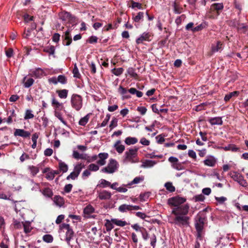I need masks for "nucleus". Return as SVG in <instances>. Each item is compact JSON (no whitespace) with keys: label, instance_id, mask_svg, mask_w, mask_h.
<instances>
[{"label":"nucleus","instance_id":"nucleus-61","mask_svg":"<svg viewBox=\"0 0 248 248\" xmlns=\"http://www.w3.org/2000/svg\"><path fill=\"white\" fill-rule=\"evenodd\" d=\"M137 110L142 115H144L146 111L147 108L144 107H139L137 108Z\"/></svg>","mask_w":248,"mask_h":248},{"label":"nucleus","instance_id":"nucleus-21","mask_svg":"<svg viewBox=\"0 0 248 248\" xmlns=\"http://www.w3.org/2000/svg\"><path fill=\"white\" fill-rule=\"evenodd\" d=\"M143 180V178L141 177H135L133 181L129 182L126 185H124V186H128V187H130L133 185L138 184L140 183L141 181Z\"/></svg>","mask_w":248,"mask_h":248},{"label":"nucleus","instance_id":"nucleus-16","mask_svg":"<svg viewBox=\"0 0 248 248\" xmlns=\"http://www.w3.org/2000/svg\"><path fill=\"white\" fill-rule=\"evenodd\" d=\"M209 122L211 125H222L223 122L221 117H216L211 118L209 120Z\"/></svg>","mask_w":248,"mask_h":248},{"label":"nucleus","instance_id":"nucleus-55","mask_svg":"<svg viewBox=\"0 0 248 248\" xmlns=\"http://www.w3.org/2000/svg\"><path fill=\"white\" fill-rule=\"evenodd\" d=\"M118 120L116 118H114L111 121V123L109 124V127L110 129H113L114 127H116L117 125Z\"/></svg>","mask_w":248,"mask_h":248},{"label":"nucleus","instance_id":"nucleus-22","mask_svg":"<svg viewBox=\"0 0 248 248\" xmlns=\"http://www.w3.org/2000/svg\"><path fill=\"white\" fill-rule=\"evenodd\" d=\"M128 91L126 88H124L122 86H120L118 88V92L123 95V98L125 99H128L130 98V96L127 94Z\"/></svg>","mask_w":248,"mask_h":248},{"label":"nucleus","instance_id":"nucleus-43","mask_svg":"<svg viewBox=\"0 0 248 248\" xmlns=\"http://www.w3.org/2000/svg\"><path fill=\"white\" fill-rule=\"evenodd\" d=\"M94 209L91 205L87 206L84 209V213L90 215L94 212Z\"/></svg>","mask_w":248,"mask_h":248},{"label":"nucleus","instance_id":"nucleus-54","mask_svg":"<svg viewBox=\"0 0 248 248\" xmlns=\"http://www.w3.org/2000/svg\"><path fill=\"white\" fill-rule=\"evenodd\" d=\"M131 227L137 232H142L144 228L141 227L138 224H134L131 225Z\"/></svg>","mask_w":248,"mask_h":248},{"label":"nucleus","instance_id":"nucleus-59","mask_svg":"<svg viewBox=\"0 0 248 248\" xmlns=\"http://www.w3.org/2000/svg\"><path fill=\"white\" fill-rule=\"evenodd\" d=\"M111 223L112 222L111 221L107 220V222L106 224V229L107 231H110L114 228V226Z\"/></svg>","mask_w":248,"mask_h":248},{"label":"nucleus","instance_id":"nucleus-41","mask_svg":"<svg viewBox=\"0 0 248 248\" xmlns=\"http://www.w3.org/2000/svg\"><path fill=\"white\" fill-rule=\"evenodd\" d=\"M23 227H24V232L26 233H28L30 232L31 230V228L30 225V223L29 222L22 223Z\"/></svg>","mask_w":248,"mask_h":248},{"label":"nucleus","instance_id":"nucleus-9","mask_svg":"<svg viewBox=\"0 0 248 248\" xmlns=\"http://www.w3.org/2000/svg\"><path fill=\"white\" fill-rule=\"evenodd\" d=\"M111 193L106 190H103L98 192V198L101 200H108L111 197Z\"/></svg>","mask_w":248,"mask_h":248},{"label":"nucleus","instance_id":"nucleus-33","mask_svg":"<svg viewBox=\"0 0 248 248\" xmlns=\"http://www.w3.org/2000/svg\"><path fill=\"white\" fill-rule=\"evenodd\" d=\"M124 71V69L122 67L118 68H114L111 70V72L116 76H120L123 74Z\"/></svg>","mask_w":248,"mask_h":248},{"label":"nucleus","instance_id":"nucleus-7","mask_svg":"<svg viewBox=\"0 0 248 248\" xmlns=\"http://www.w3.org/2000/svg\"><path fill=\"white\" fill-rule=\"evenodd\" d=\"M59 18L64 24L72 23L75 21V17L69 12L62 11L59 14Z\"/></svg>","mask_w":248,"mask_h":248},{"label":"nucleus","instance_id":"nucleus-27","mask_svg":"<svg viewBox=\"0 0 248 248\" xmlns=\"http://www.w3.org/2000/svg\"><path fill=\"white\" fill-rule=\"evenodd\" d=\"M223 148L225 151H231L232 152H237L239 151V148L237 147L236 145L234 144H229L224 147Z\"/></svg>","mask_w":248,"mask_h":248},{"label":"nucleus","instance_id":"nucleus-40","mask_svg":"<svg viewBox=\"0 0 248 248\" xmlns=\"http://www.w3.org/2000/svg\"><path fill=\"white\" fill-rule=\"evenodd\" d=\"M58 82L62 84H65L67 83V78L66 77L63 75H59L57 77Z\"/></svg>","mask_w":248,"mask_h":248},{"label":"nucleus","instance_id":"nucleus-6","mask_svg":"<svg viewBox=\"0 0 248 248\" xmlns=\"http://www.w3.org/2000/svg\"><path fill=\"white\" fill-rule=\"evenodd\" d=\"M118 168V164L117 162L113 159L109 160V162L108 163L106 167L103 168L101 169L102 172L111 174L115 172Z\"/></svg>","mask_w":248,"mask_h":248},{"label":"nucleus","instance_id":"nucleus-46","mask_svg":"<svg viewBox=\"0 0 248 248\" xmlns=\"http://www.w3.org/2000/svg\"><path fill=\"white\" fill-rule=\"evenodd\" d=\"M52 105L56 109L59 108L62 105V103L59 102L54 97L52 99Z\"/></svg>","mask_w":248,"mask_h":248},{"label":"nucleus","instance_id":"nucleus-50","mask_svg":"<svg viewBox=\"0 0 248 248\" xmlns=\"http://www.w3.org/2000/svg\"><path fill=\"white\" fill-rule=\"evenodd\" d=\"M127 73L133 78H135L137 76V74L135 72V70L132 67H129L127 70Z\"/></svg>","mask_w":248,"mask_h":248},{"label":"nucleus","instance_id":"nucleus-37","mask_svg":"<svg viewBox=\"0 0 248 248\" xmlns=\"http://www.w3.org/2000/svg\"><path fill=\"white\" fill-rule=\"evenodd\" d=\"M73 77L75 78L80 79L81 78V75L79 72L77 64H75L74 67L73 69Z\"/></svg>","mask_w":248,"mask_h":248},{"label":"nucleus","instance_id":"nucleus-48","mask_svg":"<svg viewBox=\"0 0 248 248\" xmlns=\"http://www.w3.org/2000/svg\"><path fill=\"white\" fill-rule=\"evenodd\" d=\"M130 7L133 9L137 8L138 9H142L141 4L134 1H131V5Z\"/></svg>","mask_w":248,"mask_h":248},{"label":"nucleus","instance_id":"nucleus-18","mask_svg":"<svg viewBox=\"0 0 248 248\" xmlns=\"http://www.w3.org/2000/svg\"><path fill=\"white\" fill-rule=\"evenodd\" d=\"M121 140H117L114 145V147L119 154H122L125 149L124 145L120 144Z\"/></svg>","mask_w":248,"mask_h":248},{"label":"nucleus","instance_id":"nucleus-51","mask_svg":"<svg viewBox=\"0 0 248 248\" xmlns=\"http://www.w3.org/2000/svg\"><path fill=\"white\" fill-rule=\"evenodd\" d=\"M31 185H32V187L31 188L32 191H41V190L40 189L39 185L38 184L34 183L32 180L31 181Z\"/></svg>","mask_w":248,"mask_h":248},{"label":"nucleus","instance_id":"nucleus-52","mask_svg":"<svg viewBox=\"0 0 248 248\" xmlns=\"http://www.w3.org/2000/svg\"><path fill=\"white\" fill-rule=\"evenodd\" d=\"M88 169L91 171H96L99 170V167L96 164H91L88 166Z\"/></svg>","mask_w":248,"mask_h":248},{"label":"nucleus","instance_id":"nucleus-39","mask_svg":"<svg viewBox=\"0 0 248 248\" xmlns=\"http://www.w3.org/2000/svg\"><path fill=\"white\" fill-rule=\"evenodd\" d=\"M211 7L217 11H220L223 9L224 6L222 3H215L212 4Z\"/></svg>","mask_w":248,"mask_h":248},{"label":"nucleus","instance_id":"nucleus-45","mask_svg":"<svg viewBox=\"0 0 248 248\" xmlns=\"http://www.w3.org/2000/svg\"><path fill=\"white\" fill-rule=\"evenodd\" d=\"M88 121H89V117H88V115H87L85 116H84V117L80 119V120H79V121L78 122V124L80 125L84 126L87 124Z\"/></svg>","mask_w":248,"mask_h":248},{"label":"nucleus","instance_id":"nucleus-15","mask_svg":"<svg viewBox=\"0 0 248 248\" xmlns=\"http://www.w3.org/2000/svg\"><path fill=\"white\" fill-rule=\"evenodd\" d=\"M222 50V43L220 41H217L216 44H212L211 48V53L221 51Z\"/></svg>","mask_w":248,"mask_h":248},{"label":"nucleus","instance_id":"nucleus-53","mask_svg":"<svg viewBox=\"0 0 248 248\" xmlns=\"http://www.w3.org/2000/svg\"><path fill=\"white\" fill-rule=\"evenodd\" d=\"M45 51L49 55H54L55 51V48L54 46H51L48 48H45Z\"/></svg>","mask_w":248,"mask_h":248},{"label":"nucleus","instance_id":"nucleus-31","mask_svg":"<svg viewBox=\"0 0 248 248\" xmlns=\"http://www.w3.org/2000/svg\"><path fill=\"white\" fill-rule=\"evenodd\" d=\"M144 17V13L142 12H139L137 15L133 16L132 19L135 22H139L141 20H143Z\"/></svg>","mask_w":248,"mask_h":248},{"label":"nucleus","instance_id":"nucleus-14","mask_svg":"<svg viewBox=\"0 0 248 248\" xmlns=\"http://www.w3.org/2000/svg\"><path fill=\"white\" fill-rule=\"evenodd\" d=\"M108 155L107 153H101L98 155L99 159L97 161L98 165L100 166L104 165L106 164V159L108 158Z\"/></svg>","mask_w":248,"mask_h":248},{"label":"nucleus","instance_id":"nucleus-5","mask_svg":"<svg viewBox=\"0 0 248 248\" xmlns=\"http://www.w3.org/2000/svg\"><path fill=\"white\" fill-rule=\"evenodd\" d=\"M70 102L72 108L77 111L80 110L82 107V97L79 94H73L71 97Z\"/></svg>","mask_w":248,"mask_h":248},{"label":"nucleus","instance_id":"nucleus-60","mask_svg":"<svg viewBox=\"0 0 248 248\" xmlns=\"http://www.w3.org/2000/svg\"><path fill=\"white\" fill-rule=\"evenodd\" d=\"M215 199L219 204H223L226 201H227V198L223 196L220 197H215Z\"/></svg>","mask_w":248,"mask_h":248},{"label":"nucleus","instance_id":"nucleus-12","mask_svg":"<svg viewBox=\"0 0 248 248\" xmlns=\"http://www.w3.org/2000/svg\"><path fill=\"white\" fill-rule=\"evenodd\" d=\"M62 37L64 38L63 44L65 46H69L72 42V37L70 35V30L68 29L65 32Z\"/></svg>","mask_w":248,"mask_h":248},{"label":"nucleus","instance_id":"nucleus-23","mask_svg":"<svg viewBox=\"0 0 248 248\" xmlns=\"http://www.w3.org/2000/svg\"><path fill=\"white\" fill-rule=\"evenodd\" d=\"M111 221L113 224L116 225L117 226L120 227H124L128 223L125 221H123L122 220H119L116 218H112L111 219Z\"/></svg>","mask_w":248,"mask_h":248},{"label":"nucleus","instance_id":"nucleus-24","mask_svg":"<svg viewBox=\"0 0 248 248\" xmlns=\"http://www.w3.org/2000/svg\"><path fill=\"white\" fill-rule=\"evenodd\" d=\"M56 92L60 98L65 99L67 97L68 91L66 89H62L57 90Z\"/></svg>","mask_w":248,"mask_h":248},{"label":"nucleus","instance_id":"nucleus-44","mask_svg":"<svg viewBox=\"0 0 248 248\" xmlns=\"http://www.w3.org/2000/svg\"><path fill=\"white\" fill-rule=\"evenodd\" d=\"M34 117V115L32 113L31 109H27L25 112L24 119L25 120L32 119Z\"/></svg>","mask_w":248,"mask_h":248},{"label":"nucleus","instance_id":"nucleus-36","mask_svg":"<svg viewBox=\"0 0 248 248\" xmlns=\"http://www.w3.org/2000/svg\"><path fill=\"white\" fill-rule=\"evenodd\" d=\"M28 168L32 176L36 175L39 171V168L36 166H29Z\"/></svg>","mask_w":248,"mask_h":248},{"label":"nucleus","instance_id":"nucleus-63","mask_svg":"<svg viewBox=\"0 0 248 248\" xmlns=\"http://www.w3.org/2000/svg\"><path fill=\"white\" fill-rule=\"evenodd\" d=\"M91 175L90 170L88 169L85 170L82 174V177L83 179H85Z\"/></svg>","mask_w":248,"mask_h":248},{"label":"nucleus","instance_id":"nucleus-13","mask_svg":"<svg viewBox=\"0 0 248 248\" xmlns=\"http://www.w3.org/2000/svg\"><path fill=\"white\" fill-rule=\"evenodd\" d=\"M231 177L235 181H237L242 186H244V184L246 183L245 181L243 179L242 175L237 172H233Z\"/></svg>","mask_w":248,"mask_h":248},{"label":"nucleus","instance_id":"nucleus-28","mask_svg":"<svg viewBox=\"0 0 248 248\" xmlns=\"http://www.w3.org/2000/svg\"><path fill=\"white\" fill-rule=\"evenodd\" d=\"M26 79V77H25L23 79V80L24 81V86L26 88H28L32 85L34 82V80L32 78H28L26 80V81H25Z\"/></svg>","mask_w":248,"mask_h":248},{"label":"nucleus","instance_id":"nucleus-26","mask_svg":"<svg viewBox=\"0 0 248 248\" xmlns=\"http://www.w3.org/2000/svg\"><path fill=\"white\" fill-rule=\"evenodd\" d=\"M138 141V139L136 138L131 137H127L124 140L125 144L128 145L134 144L136 143Z\"/></svg>","mask_w":248,"mask_h":248},{"label":"nucleus","instance_id":"nucleus-34","mask_svg":"<svg viewBox=\"0 0 248 248\" xmlns=\"http://www.w3.org/2000/svg\"><path fill=\"white\" fill-rule=\"evenodd\" d=\"M207 25L205 22H202L201 24L195 27H194L192 29V32H195L197 31H200L202 30L203 29L205 28L206 27Z\"/></svg>","mask_w":248,"mask_h":248},{"label":"nucleus","instance_id":"nucleus-2","mask_svg":"<svg viewBox=\"0 0 248 248\" xmlns=\"http://www.w3.org/2000/svg\"><path fill=\"white\" fill-rule=\"evenodd\" d=\"M61 227L62 229L66 230L65 240L67 245L71 248H78L79 246L78 242V239L74 240V232L72 228L68 224L63 223L61 225Z\"/></svg>","mask_w":248,"mask_h":248},{"label":"nucleus","instance_id":"nucleus-49","mask_svg":"<svg viewBox=\"0 0 248 248\" xmlns=\"http://www.w3.org/2000/svg\"><path fill=\"white\" fill-rule=\"evenodd\" d=\"M55 116L59 119L61 121V122L65 125H67V123L65 121L63 120L62 117V115L61 113L59 112L55 111Z\"/></svg>","mask_w":248,"mask_h":248},{"label":"nucleus","instance_id":"nucleus-35","mask_svg":"<svg viewBox=\"0 0 248 248\" xmlns=\"http://www.w3.org/2000/svg\"><path fill=\"white\" fill-rule=\"evenodd\" d=\"M41 192L45 196L48 198H51L53 195L52 191L49 188H45L43 191Z\"/></svg>","mask_w":248,"mask_h":248},{"label":"nucleus","instance_id":"nucleus-56","mask_svg":"<svg viewBox=\"0 0 248 248\" xmlns=\"http://www.w3.org/2000/svg\"><path fill=\"white\" fill-rule=\"evenodd\" d=\"M110 117V116L109 114H108L106 115V118H105V119L103 120V121L102 122V123L100 124L101 127H104L107 124L108 121L109 120Z\"/></svg>","mask_w":248,"mask_h":248},{"label":"nucleus","instance_id":"nucleus-57","mask_svg":"<svg viewBox=\"0 0 248 248\" xmlns=\"http://www.w3.org/2000/svg\"><path fill=\"white\" fill-rule=\"evenodd\" d=\"M124 184H123L122 186L118 187L116 191L121 193H125L127 191V187H128V186H124Z\"/></svg>","mask_w":248,"mask_h":248},{"label":"nucleus","instance_id":"nucleus-11","mask_svg":"<svg viewBox=\"0 0 248 248\" xmlns=\"http://www.w3.org/2000/svg\"><path fill=\"white\" fill-rule=\"evenodd\" d=\"M31 133L28 131L22 129H16L14 132V136H19L23 138H27L30 136Z\"/></svg>","mask_w":248,"mask_h":248},{"label":"nucleus","instance_id":"nucleus-64","mask_svg":"<svg viewBox=\"0 0 248 248\" xmlns=\"http://www.w3.org/2000/svg\"><path fill=\"white\" fill-rule=\"evenodd\" d=\"M140 143L145 146H148L150 144V141L147 139H146L145 138H142L140 140Z\"/></svg>","mask_w":248,"mask_h":248},{"label":"nucleus","instance_id":"nucleus-4","mask_svg":"<svg viewBox=\"0 0 248 248\" xmlns=\"http://www.w3.org/2000/svg\"><path fill=\"white\" fill-rule=\"evenodd\" d=\"M195 225L197 231V239L201 240V233L203 228L205 216L203 213H199L195 217Z\"/></svg>","mask_w":248,"mask_h":248},{"label":"nucleus","instance_id":"nucleus-10","mask_svg":"<svg viewBox=\"0 0 248 248\" xmlns=\"http://www.w3.org/2000/svg\"><path fill=\"white\" fill-rule=\"evenodd\" d=\"M217 163V159L212 155H208L203 161V163L205 166L209 167H214Z\"/></svg>","mask_w":248,"mask_h":248},{"label":"nucleus","instance_id":"nucleus-30","mask_svg":"<svg viewBox=\"0 0 248 248\" xmlns=\"http://www.w3.org/2000/svg\"><path fill=\"white\" fill-rule=\"evenodd\" d=\"M99 183V184L97 185V186H100L103 188L110 187V183L105 179H101Z\"/></svg>","mask_w":248,"mask_h":248},{"label":"nucleus","instance_id":"nucleus-32","mask_svg":"<svg viewBox=\"0 0 248 248\" xmlns=\"http://www.w3.org/2000/svg\"><path fill=\"white\" fill-rule=\"evenodd\" d=\"M164 186L166 187V189L170 191V192H174L175 190V187L172 185L171 182H168L165 184Z\"/></svg>","mask_w":248,"mask_h":248},{"label":"nucleus","instance_id":"nucleus-62","mask_svg":"<svg viewBox=\"0 0 248 248\" xmlns=\"http://www.w3.org/2000/svg\"><path fill=\"white\" fill-rule=\"evenodd\" d=\"M155 139L156 140L157 142L159 144H162L165 141L164 137L161 135L157 136L155 137Z\"/></svg>","mask_w":248,"mask_h":248},{"label":"nucleus","instance_id":"nucleus-1","mask_svg":"<svg viewBox=\"0 0 248 248\" xmlns=\"http://www.w3.org/2000/svg\"><path fill=\"white\" fill-rule=\"evenodd\" d=\"M186 200L180 197H174L169 199L168 203L174 206L171 214L174 215L173 220L170 223L179 227H187L189 225L190 217L187 216L189 206L187 204H183Z\"/></svg>","mask_w":248,"mask_h":248},{"label":"nucleus","instance_id":"nucleus-20","mask_svg":"<svg viewBox=\"0 0 248 248\" xmlns=\"http://www.w3.org/2000/svg\"><path fill=\"white\" fill-rule=\"evenodd\" d=\"M119 211L121 213H124L131 211V205L124 204L121 205L118 208Z\"/></svg>","mask_w":248,"mask_h":248},{"label":"nucleus","instance_id":"nucleus-25","mask_svg":"<svg viewBox=\"0 0 248 248\" xmlns=\"http://www.w3.org/2000/svg\"><path fill=\"white\" fill-rule=\"evenodd\" d=\"M84 167L85 166L84 164L78 163L74 166V170L73 171L76 173L77 175H79L82 169L84 168Z\"/></svg>","mask_w":248,"mask_h":248},{"label":"nucleus","instance_id":"nucleus-17","mask_svg":"<svg viewBox=\"0 0 248 248\" xmlns=\"http://www.w3.org/2000/svg\"><path fill=\"white\" fill-rule=\"evenodd\" d=\"M53 201L55 204L59 207L62 206L64 204L63 199L60 196H55L53 199Z\"/></svg>","mask_w":248,"mask_h":248},{"label":"nucleus","instance_id":"nucleus-38","mask_svg":"<svg viewBox=\"0 0 248 248\" xmlns=\"http://www.w3.org/2000/svg\"><path fill=\"white\" fill-rule=\"evenodd\" d=\"M59 169L63 173L68 170V166L63 162L60 161L59 163Z\"/></svg>","mask_w":248,"mask_h":248},{"label":"nucleus","instance_id":"nucleus-42","mask_svg":"<svg viewBox=\"0 0 248 248\" xmlns=\"http://www.w3.org/2000/svg\"><path fill=\"white\" fill-rule=\"evenodd\" d=\"M42 70L40 68H36L31 73V75L36 78L40 77L42 75Z\"/></svg>","mask_w":248,"mask_h":248},{"label":"nucleus","instance_id":"nucleus-3","mask_svg":"<svg viewBox=\"0 0 248 248\" xmlns=\"http://www.w3.org/2000/svg\"><path fill=\"white\" fill-rule=\"evenodd\" d=\"M139 148L136 147L127 149L124 153L123 162L125 164L134 163L138 162L137 159Z\"/></svg>","mask_w":248,"mask_h":248},{"label":"nucleus","instance_id":"nucleus-19","mask_svg":"<svg viewBox=\"0 0 248 248\" xmlns=\"http://www.w3.org/2000/svg\"><path fill=\"white\" fill-rule=\"evenodd\" d=\"M156 164V162L152 160H146L144 161L141 167L144 168H152Z\"/></svg>","mask_w":248,"mask_h":248},{"label":"nucleus","instance_id":"nucleus-8","mask_svg":"<svg viewBox=\"0 0 248 248\" xmlns=\"http://www.w3.org/2000/svg\"><path fill=\"white\" fill-rule=\"evenodd\" d=\"M151 34L148 32H144L139 37L136 39L137 44H141L143 41H150L151 40Z\"/></svg>","mask_w":248,"mask_h":248},{"label":"nucleus","instance_id":"nucleus-29","mask_svg":"<svg viewBox=\"0 0 248 248\" xmlns=\"http://www.w3.org/2000/svg\"><path fill=\"white\" fill-rule=\"evenodd\" d=\"M239 94V92L238 91H234L229 93L226 94L224 97V101L227 102L230 100V99L233 96H238Z\"/></svg>","mask_w":248,"mask_h":248},{"label":"nucleus","instance_id":"nucleus-47","mask_svg":"<svg viewBox=\"0 0 248 248\" xmlns=\"http://www.w3.org/2000/svg\"><path fill=\"white\" fill-rule=\"evenodd\" d=\"M43 240L46 243H51L53 241V238L50 234H45L43 237Z\"/></svg>","mask_w":248,"mask_h":248},{"label":"nucleus","instance_id":"nucleus-58","mask_svg":"<svg viewBox=\"0 0 248 248\" xmlns=\"http://www.w3.org/2000/svg\"><path fill=\"white\" fill-rule=\"evenodd\" d=\"M78 175H77L74 171H72L67 177H66L67 180L72 179L75 180L78 177Z\"/></svg>","mask_w":248,"mask_h":248}]
</instances>
